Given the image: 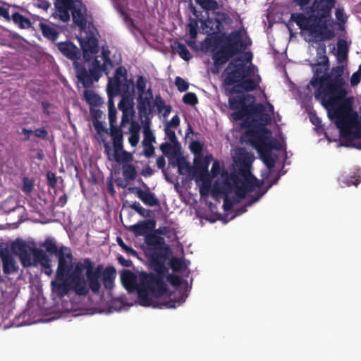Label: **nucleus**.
I'll use <instances>...</instances> for the list:
<instances>
[{"label":"nucleus","instance_id":"6ab92c4d","mask_svg":"<svg viewBox=\"0 0 361 361\" xmlns=\"http://www.w3.org/2000/svg\"><path fill=\"white\" fill-rule=\"evenodd\" d=\"M209 164V157L207 156L205 159H195L194 167L191 170V178H202L208 173V166Z\"/></svg>","mask_w":361,"mask_h":361},{"label":"nucleus","instance_id":"423d86ee","mask_svg":"<svg viewBox=\"0 0 361 361\" xmlns=\"http://www.w3.org/2000/svg\"><path fill=\"white\" fill-rule=\"evenodd\" d=\"M248 142L257 151L265 166L271 169L275 166L278 155L272 152V149L281 150V142L271 138V132L265 127L248 128L245 133Z\"/></svg>","mask_w":361,"mask_h":361},{"label":"nucleus","instance_id":"e2e57ef3","mask_svg":"<svg viewBox=\"0 0 361 361\" xmlns=\"http://www.w3.org/2000/svg\"><path fill=\"white\" fill-rule=\"evenodd\" d=\"M244 92L242 88L240 82L233 85L232 87L228 90L227 95H233L234 94H240Z\"/></svg>","mask_w":361,"mask_h":361},{"label":"nucleus","instance_id":"9d476101","mask_svg":"<svg viewBox=\"0 0 361 361\" xmlns=\"http://www.w3.org/2000/svg\"><path fill=\"white\" fill-rule=\"evenodd\" d=\"M107 87L112 88L116 93L122 90L124 94H128L129 90L133 92V80L128 79V72L124 66H118L114 73L113 78L109 79Z\"/></svg>","mask_w":361,"mask_h":361},{"label":"nucleus","instance_id":"72a5a7b5","mask_svg":"<svg viewBox=\"0 0 361 361\" xmlns=\"http://www.w3.org/2000/svg\"><path fill=\"white\" fill-rule=\"evenodd\" d=\"M264 111L265 107L262 104H254V99H252V103L247 106L246 116L255 115L258 117Z\"/></svg>","mask_w":361,"mask_h":361},{"label":"nucleus","instance_id":"f704fd0d","mask_svg":"<svg viewBox=\"0 0 361 361\" xmlns=\"http://www.w3.org/2000/svg\"><path fill=\"white\" fill-rule=\"evenodd\" d=\"M254 157L252 153L247 152L244 149H240L238 157L240 165L251 166Z\"/></svg>","mask_w":361,"mask_h":361},{"label":"nucleus","instance_id":"864d4df0","mask_svg":"<svg viewBox=\"0 0 361 361\" xmlns=\"http://www.w3.org/2000/svg\"><path fill=\"white\" fill-rule=\"evenodd\" d=\"M188 297L187 294L185 293H182L180 298L178 301H169L166 302L165 304H163L162 305H164L165 307L168 308H175L176 307V304L178 305L181 304L182 302H185L186 298Z\"/></svg>","mask_w":361,"mask_h":361},{"label":"nucleus","instance_id":"b1692460","mask_svg":"<svg viewBox=\"0 0 361 361\" xmlns=\"http://www.w3.org/2000/svg\"><path fill=\"white\" fill-rule=\"evenodd\" d=\"M61 281V282L53 281L51 283L52 290L56 292L59 297L66 295L69 290L71 289L72 290V285L69 281H64V279Z\"/></svg>","mask_w":361,"mask_h":361},{"label":"nucleus","instance_id":"7c9ffc66","mask_svg":"<svg viewBox=\"0 0 361 361\" xmlns=\"http://www.w3.org/2000/svg\"><path fill=\"white\" fill-rule=\"evenodd\" d=\"M216 20L214 18H207L202 23L203 29H207L205 30L206 33L208 35L212 34H217L221 32L222 27H216V23H215Z\"/></svg>","mask_w":361,"mask_h":361},{"label":"nucleus","instance_id":"a18cd8bd","mask_svg":"<svg viewBox=\"0 0 361 361\" xmlns=\"http://www.w3.org/2000/svg\"><path fill=\"white\" fill-rule=\"evenodd\" d=\"M74 22L80 27H84L86 26V20L80 10L73 11L72 13Z\"/></svg>","mask_w":361,"mask_h":361},{"label":"nucleus","instance_id":"dca6fc26","mask_svg":"<svg viewBox=\"0 0 361 361\" xmlns=\"http://www.w3.org/2000/svg\"><path fill=\"white\" fill-rule=\"evenodd\" d=\"M147 190H143L137 187H130L128 191L135 195L145 204L149 207L159 206V200L155 194L149 191V188L144 184Z\"/></svg>","mask_w":361,"mask_h":361},{"label":"nucleus","instance_id":"ea45409f","mask_svg":"<svg viewBox=\"0 0 361 361\" xmlns=\"http://www.w3.org/2000/svg\"><path fill=\"white\" fill-rule=\"evenodd\" d=\"M132 154L127 151L122 149L121 154L118 152H114V160L116 162H126V164H128V162L132 161Z\"/></svg>","mask_w":361,"mask_h":361},{"label":"nucleus","instance_id":"f3484780","mask_svg":"<svg viewBox=\"0 0 361 361\" xmlns=\"http://www.w3.org/2000/svg\"><path fill=\"white\" fill-rule=\"evenodd\" d=\"M138 116L140 121L152 117L153 109L152 108V100L144 97V94H139L137 97Z\"/></svg>","mask_w":361,"mask_h":361},{"label":"nucleus","instance_id":"0e129e2a","mask_svg":"<svg viewBox=\"0 0 361 361\" xmlns=\"http://www.w3.org/2000/svg\"><path fill=\"white\" fill-rule=\"evenodd\" d=\"M244 92L242 88L240 82L233 85L232 87L228 90L227 95H233L234 94H240Z\"/></svg>","mask_w":361,"mask_h":361},{"label":"nucleus","instance_id":"c9c22d12","mask_svg":"<svg viewBox=\"0 0 361 361\" xmlns=\"http://www.w3.org/2000/svg\"><path fill=\"white\" fill-rule=\"evenodd\" d=\"M122 98L118 103V109L125 113V111H134L133 109V104L130 102L128 96L130 94V90L128 94L122 93Z\"/></svg>","mask_w":361,"mask_h":361},{"label":"nucleus","instance_id":"8fccbe9b","mask_svg":"<svg viewBox=\"0 0 361 361\" xmlns=\"http://www.w3.org/2000/svg\"><path fill=\"white\" fill-rule=\"evenodd\" d=\"M175 85L178 90L180 92H185L189 87L188 82L179 76L175 78Z\"/></svg>","mask_w":361,"mask_h":361},{"label":"nucleus","instance_id":"aec40b11","mask_svg":"<svg viewBox=\"0 0 361 361\" xmlns=\"http://www.w3.org/2000/svg\"><path fill=\"white\" fill-rule=\"evenodd\" d=\"M262 184V182L259 183L256 178L253 177L252 180H247L246 183L235 187V193L240 199H244L247 192L253 191L255 187H260Z\"/></svg>","mask_w":361,"mask_h":361},{"label":"nucleus","instance_id":"13d9d810","mask_svg":"<svg viewBox=\"0 0 361 361\" xmlns=\"http://www.w3.org/2000/svg\"><path fill=\"white\" fill-rule=\"evenodd\" d=\"M143 145V154L146 157H151L154 154V147L153 146V144H142Z\"/></svg>","mask_w":361,"mask_h":361},{"label":"nucleus","instance_id":"cd10ccee","mask_svg":"<svg viewBox=\"0 0 361 361\" xmlns=\"http://www.w3.org/2000/svg\"><path fill=\"white\" fill-rule=\"evenodd\" d=\"M242 39V35L240 30L232 31L227 35H224L219 37L220 46H228V44L239 41Z\"/></svg>","mask_w":361,"mask_h":361},{"label":"nucleus","instance_id":"49530a36","mask_svg":"<svg viewBox=\"0 0 361 361\" xmlns=\"http://www.w3.org/2000/svg\"><path fill=\"white\" fill-rule=\"evenodd\" d=\"M165 279H166L167 281L169 282L173 286H179L182 283V279L180 276L173 274H169V271H167L166 276L164 279V281H165ZM164 283H166V282Z\"/></svg>","mask_w":361,"mask_h":361},{"label":"nucleus","instance_id":"20e7f679","mask_svg":"<svg viewBox=\"0 0 361 361\" xmlns=\"http://www.w3.org/2000/svg\"><path fill=\"white\" fill-rule=\"evenodd\" d=\"M56 45L63 56L73 61L76 76L85 88L92 87L94 81L97 82L103 73L108 75L114 67L110 59L111 51L107 46L102 47L101 56L95 57L88 71L77 61L81 57V50L75 44L71 41H66L58 42Z\"/></svg>","mask_w":361,"mask_h":361},{"label":"nucleus","instance_id":"9b49d317","mask_svg":"<svg viewBox=\"0 0 361 361\" xmlns=\"http://www.w3.org/2000/svg\"><path fill=\"white\" fill-rule=\"evenodd\" d=\"M249 99H255L254 97L250 94L236 95L228 98L229 108L235 111L231 114L233 120L240 121L246 116L248 106L247 101Z\"/></svg>","mask_w":361,"mask_h":361},{"label":"nucleus","instance_id":"bb28decb","mask_svg":"<svg viewBox=\"0 0 361 361\" xmlns=\"http://www.w3.org/2000/svg\"><path fill=\"white\" fill-rule=\"evenodd\" d=\"M339 181L346 186L355 185L357 186L361 182V170L357 169L353 172L350 176H342L339 178Z\"/></svg>","mask_w":361,"mask_h":361},{"label":"nucleus","instance_id":"393cba45","mask_svg":"<svg viewBox=\"0 0 361 361\" xmlns=\"http://www.w3.org/2000/svg\"><path fill=\"white\" fill-rule=\"evenodd\" d=\"M39 28L42 35L51 42H55L59 38V32L56 29L44 23H39Z\"/></svg>","mask_w":361,"mask_h":361},{"label":"nucleus","instance_id":"c03bdc74","mask_svg":"<svg viewBox=\"0 0 361 361\" xmlns=\"http://www.w3.org/2000/svg\"><path fill=\"white\" fill-rule=\"evenodd\" d=\"M107 94H108V109H116L114 106V102L113 100V97L121 94V93H123L122 90H119L118 92H116L112 88H110L109 87H106Z\"/></svg>","mask_w":361,"mask_h":361},{"label":"nucleus","instance_id":"774afa93","mask_svg":"<svg viewBox=\"0 0 361 361\" xmlns=\"http://www.w3.org/2000/svg\"><path fill=\"white\" fill-rule=\"evenodd\" d=\"M116 109L109 110V121L110 128H116L115 123L116 122Z\"/></svg>","mask_w":361,"mask_h":361},{"label":"nucleus","instance_id":"bf43d9fd","mask_svg":"<svg viewBox=\"0 0 361 361\" xmlns=\"http://www.w3.org/2000/svg\"><path fill=\"white\" fill-rule=\"evenodd\" d=\"M154 105L157 107L159 113L162 112L164 108L166 106V104L160 94L156 95Z\"/></svg>","mask_w":361,"mask_h":361},{"label":"nucleus","instance_id":"052dcab7","mask_svg":"<svg viewBox=\"0 0 361 361\" xmlns=\"http://www.w3.org/2000/svg\"><path fill=\"white\" fill-rule=\"evenodd\" d=\"M257 120L259 121L260 125L262 126H266L270 123L271 118L269 114L263 112L258 116Z\"/></svg>","mask_w":361,"mask_h":361},{"label":"nucleus","instance_id":"7ed1b4c3","mask_svg":"<svg viewBox=\"0 0 361 361\" xmlns=\"http://www.w3.org/2000/svg\"><path fill=\"white\" fill-rule=\"evenodd\" d=\"M336 3V0H314L306 9L308 16L303 13H293L290 20L301 30L307 31L315 42L331 40L336 34L328 27V24L332 20V9Z\"/></svg>","mask_w":361,"mask_h":361},{"label":"nucleus","instance_id":"1a4fd4ad","mask_svg":"<svg viewBox=\"0 0 361 361\" xmlns=\"http://www.w3.org/2000/svg\"><path fill=\"white\" fill-rule=\"evenodd\" d=\"M252 73L250 66H245L242 56L233 58L229 61L224 70V84L226 86H232L245 78L251 76Z\"/></svg>","mask_w":361,"mask_h":361},{"label":"nucleus","instance_id":"6e6552de","mask_svg":"<svg viewBox=\"0 0 361 361\" xmlns=\"http://www.w3.org/2000/svg\"><path fill=\"white\" fill-rule=\"evenodd\" d=\"M250 44L251 42L247 43L242 38L239 41L228 44V46H219L212 54L214 67L216 69L215 72H218L231 59L242 53Z\"/></svg>","mask_w":361,"mask_h":361},{"label":"nucleus","instance_id":"680f3d73","mask_svg":"<svg viewBox=\"0 0 361 361\" xmlns=\"http://www.w3.org/2000/svg\"><path fill=\"white\" fill-rule=\"evenodd\" d=\"M164 132L166 137L172 144H178V140L176 133L173 130L168 128H164Z\"/></svg>","mask_w":361,"mask_h":361},{"label":"nucleus","instance_id":"2eb2a0df","mask_svg":"<svg viewBox=\"0 0 361 361\" xmlns=\"http://www.w3.org/2000/svg\"><path fill=\"white\" fill-rule=\"evenodd\" d=\"M156 226V221L154 219H147L138 221L137 224L129 226L127 229L133 233L136 237L150 235Z\"/></svg>","mask_w":361,"mask_h":361},{"label":"nucleus","instance_id":"2f4dec72","mask_svg":"<svg viewBox=\"0 0 361 361\" xmlns=\"http://www.w3.org/2000/svg\"><path fill=\"white\" fill-rule=\"evenodd\" d=\"M122 173L127 180H134L137 177V171L135 166L130 164H124L122 166Z\"/></svg>","mask_w":361,"mask_h":361},{"label":"nucleus","instance_id":"f03ea898","mask_svg":"<svg viewBox=\"0 0 361 361\" xmlns=\"http://www.w3.org/2000/svg\"><path fill=\"white\" fill-rule=\"evenodd\" d=\"M116 276V269L113 267L104 269L102 265L94 267V262L90 258L83 262L73 264L66 278L72 285V290L78 295H87L90 290L94 294H99L101 288V279L104 288L111 290L114 285Z\"/></svg>","mask_w":361,"mask_h":361},{"label":"nucleus","instance_id":"69168bd1","mask_svg":"<svg viewBox=\"0 0 361 361\" xmlns=\"http://www.w3.org/2000/svg\"><path fill=\"white\" fill-rule=\"evenodd\" d=\"M180 125V118L178 115H175L172 117V118L166 123L164 128H176Z\"/></svg>","mask_w":361,"mask_h":361},{"label":"nucleus","instance_id":"a211bd4d","mask_svg":"<svg viewBox=\"0 0 361 361\" xmlns=\"http://www.w3.org/2000/svg\"><path fill=\"white\" fill-rule=\"evenodd\" d=\"M0 257L2 261L3 271L5 274H14L18 271V265L8 250H1Z\"/></svg>","mask_w":361,"mask_h":361},{"label":"nucleus","instance_id":"f8f14e48","mask_svg":"<svg viewBox=\"0 0 361 361\" xmlns=\"http://www.w3.org/2000/svg\"><path fill=\"white\" fill-rule=\"evenodd\" d=\"M58 267L56 270V279L58 280H63L70 269L73 267L72 253L68 247H61L58 254Z\"/></svg>","mask_w":361,"mask_h":361},{"label":"nucleus","instance_id":"4468645a","mask_svg":"<svg viewBox=\"0 0 361 361\" xmlns=\"http://www.w3.org/2000/svg\"><path fill=\"white\" fill-rule=\"evenodd\" d=\"M83 59L85 61H90L93 55L99 52V41L93 35H87L83 39H79Z\"/></svg>","mask_w":361,"mask_h":361},{"label":"nucleus","instance_id":"f257e3e1","mask_svg":"<svg viewBox=\"0 0 361 361\" xmlns=\"http://www.w3.org/2000/svg\"><path fill=\"white\" fill-rule=\"evenodd\" d=\"M146 256L150 262V267L154 273H140V295L146 299V290L150 289L158 295L166 290V283L164 279L168 271L166 261L171 253L170 247L166 244L163 237L151 233L145 238Z\"/></svg>","mask_w":361,"mask_h":361},{"label":"nucleus","instance_id":"39448f33","mask_svg":"<svg viewBox=\"0 0 361 361\" xmlns=\"http://www.w3.org/2000/svg\"><path fill=\"white\" fill-rule=\"evenodd\" d=\"M315 66L314 75L307 88H310V85L315 88L314 93L315 99L322 100L324 104L330 94L336 92L343 85L344 80L341 77L342 70L338 68L337 75L334 78L326 73L329 68V61L326 55L319 56Z\"/></svg>","mask_w":361,"mask_h":361},{"label":"nucleus","instance_id":"338daca9","mask_svg":"<svg viewBox=\"0 0 361 361\" xmlns=\"http://www.w3.org/2000/svg\"><path fill=\"white\" fill-rule=\"evenodd\" d=\"M33 133L37 137L41 138V139H46L48 136V131L45 129V128L42 127L35 129L33 131Z\"/></svg>","mask_w":361,"mask_h":361},{"label":"nucleus","instance_id":"603ef678","mask_svg":"<svg viewBox=\"0 0 361 361\" xmlns=\"http://www.w3.org/2000/svg\"><path fill=\"white\" fill-rule=\"evenodd\" d=\"M169 265L174 271H180L183 267V262L180 258L173 257L170 260Z\"/></svg>","mask_w":361,"mask_h":361},{"label":"nucleus","instance_id":"ddd939ff","mask_svg":"<svg viewBox=\"0 0 361 361\" xmlns=\"http://www.w3.org/2000/svg\"><path fill=\"white\" fill-rule=\"evenodd\" d=\"M11 250L13 253L17 255L24 267L32 266V255L33 247H30L23 240H16L11 245Z\"/></svg>","mask_w":361,"mask_h":361},{"label":"nucleus","instance_id":"c756f323","mask_svg":"<svg viewBox=\"0 0 361 361\" xmlns=\"http://www.w3.org/2000/svg\"><path fill=\"white\" fill-rule=\"evenodd\" d=\"M84 97L90 106H98L102 103L101 97L92 90H85Z\"/></svg>","mask_w":361,"mask_h":361},{"label":"nucleus","instance_id":"6e6d98bb","mask_svg":"<svg viewBox=\"0 0 361 361\" xmlns=\"http://www.w3.org/2000/svg\"><path fill=\"white\" fill-rule=\"evenodd\" d=\"M361 80V64L358 67V70L355 72L350 78V84L355 86L360 83Z\"/></svg>","mask_w":361,"mask_h":361},{"label":"nucleus","instance_id":"79ce46f5","mask_svg":"<svg viewBox=\"0 0 361 361\" xmlns=\"http://www.w3.org/2000/svg\"><path fill=\"white\" fill-rule=\"evenodd\" d=\"M216 27H223L224 23H228L230 18L228 15L224 12H215V17Z\"/></svg>","mask_w":361,"mask_h":361},{"label":"nucleus","instance_id":"4be33fe9","mask_svg":"<svg viewBox=\"0 0 361 361\" xmlns=\"http://www.w3.org/2000/svg\"><path fill=\"white\" fill-rule=\"evenodd\" d=\"M336 126L340 130L341 135L346 140L352 137V122L347 117L338 118L336 121Z\"/></svg>","mask_w":361,"mask_h":361},{"label":"nucleus","instance_id":"c85d7f7f","mask_svg":"<svg viewBox=\"0 0 361 361\" xmlns=\"http://www.w3.org/2000/svg\"><path fill=\"white\" fill-rule=\"evenodd\" d=\"M11 19L21 29H27L31 27L30 19L23 16L18 12L13 13Z\"/></svg>","mask_w":361,"mask_h":361},{"label":"nucleus","instance_id":"a878e982","mask_svg":"<svg viewBox=\"0 0 361 361\" xmlns=\"http://www.w3.org/2000/svg\"><path fill=\"white\" fill-rule=\"evenodd\" d=\"M142 125L143 126V135L144 139L142 141V144L149 143L153 144L155 142V136L150 128L151 121L150 118L143 119V121H140Z\"/></svg>","mask_w":361,"mask_h":361},{"label":"nucleus","instance_id":"3c124183","mask_svg":"<svg viewBox=\"0 0 361 361\" xmlns=\"http://www.w3.org/2000/svg\"><path fill=\"white\" fill-rule=\"evenodd\" d=\"M189 34L192 39H195L197 36L198 22L195 19H192L188 25Z\"/></svg>","mask_w":361,"mask_h":361},{"label":"nucleus","instance_id":"a19ab883","mask_svg":"<svg viewBox=\"0 0 361 361\" xmlns=\"http://www.w3.org/2000/svg\"><path fill=\"white\" fill-rule=\"evenodd\" d=\"M240 83L242 88L245 92L254 91L257 86V84L255 82V80L251 78H245L240 81Z\"/></svg>","mask_w":361,"mask_h":361},{"label":"nucleus","instance_id":"e433bc0d","mask_svg":"<svg viewBox=\"0 0 361 361\" xmlns=\"http://www.w3.org/2000/svg\"><path fill=\"white\" fill-rule=\"evenodd\" d=\"M177 166L179 174L183 175L188 173L191 177L192 167L190 166L189 163L183 157H178L177 159Z\"/></svg>","mask_w":361,"mask_h":361},{"label":"nucleus","instance_id":"5fc2aeb1","mask_svg":"<svg viewBox=\"0 0 361 361\" xmlns=\"http://www.w3.org/2000/svg\"><path fill=\"white\" fill-rule=\"evenodd\" d=\"M237 173L242 178H244L245 180H248L247 177L251 176L250 166L240 165Z\"/></svg>","mask_w":361,"mask_h":361},{"label":"nucleus","instance_id":"5701e85b","mask_svg":"<svg viewBox=\"0 0 361 361\" xmlns=\"http://www.w3.org/2000/svg\"><path fill=\"white\" fill-rule=\"evenodd\" d=\"M109 134L112 137L114 152H119L123 149V135L121 128L118 127L110 128Z\"/></svg>","mask_w":361,"mask_h":361},{"label":"nucleus","instance_id":"de8ad7c7","mask_svg":"<svg viewBox=\"0 0 361 361\" xmlns=\"http://www.w3.org/2000/svg\"><path fill=\"white\" fill-rule=\"evenodd\" d=\"M147 82V80L144 76H137L135 86L139 92V94H145Z\"/></svg>","mask_w":361,"mask_h":361},{"label":"nucleus","instance_id":"4c0bfd02","mask_svg":"<svg viewBox=\"0 0 361 361\" xmlns=\"http://www.w3.org/2000/svg\"><path fill=\"white\" fill-rule=\"evenodd\" d=\"M205 11H215L219 8V4L215 0H195Z\"/></svg>","mask_w":361,"mask_h":361},{"label":"nucleus","instance_id":"4d7b16f0","mask_svg":"<svg viewBox=\"0 0 361 361\" xmlns=\"http://www.w3.org/2000/svg\"><path fill=\"white\" fill-rule=\"evenodd\" d=\"M47 183L48 185L51 188H55L57 185V179L56 177V174L51 171H48L47 173Z\"/></svg>","mask_w":361,"mask_h":361},{"label":"nucleus","instance_id":"412c9836","mask_svg":"<svg viewBox=\"0 0 361 361\" xmlns=\"http://www.w3.org/2000/svg\"><path fill=\"white\" fill-rule=\"evenodd\" d=\"M32 263L34 266L39 264L44 269H51V260L44 251L41 249L33 247Z\"/></svg>","mask_w":361,"mask_h":361},{"label":"nucleus","instance_id":"0eeeda50","mask_svg":"<svg viewBox=\"0 0 361 361\" xmlns=\"http://www.w3.org/2000/svg\"><path fill=\"white\" fill-rule=\"evenodd\" d=\"M121 280L123 286L129 293L137 290L138 302L140 305L144 307H158V305H156L155 301L153 300L152 297L154 298H160L162 296L169 293V290L167 286L166 290L160 295L154 293L152 290L147 288L146 290L147 298L145 299L140 295V278L139 277V283H137L136 274L128 269H124L121 271ZM159 307H160L159 306Z\"/></svg>","mask_w":361,"mask_h":361},{"label":"nucleus","instance_id":"58836bf2","mask_svg":"<svg viewBox=\"0 0 361 361\" xmlns=\"http://www.w3.org/2000/svg\"><path fill=\"white\" fill-rule=\"evenodd\" d=\"M176 51L183 60L189 61L191 59L190 51L184 44L178 42L176 46Z\"/></svg>","mask_w":361,"mask_h":361},{"label":"nucleus","instance_id":"09e8293b","mask_svg":"<svg viewBox=\"0 0 361 361\" xmlns=\"http://www.w3.org/2000/svg\"><path fill=\"white\" fill-rule=\"evenodd\" d=\"M183 102L185 104L194 106L198 103V99L195 93L188 92L183 97Z\"/></svg>","mask_w":361,"mask_h":361},{"label":"nucleus","instance_id":"37998d69","mask_svg":"<svg viewBox=\"0 0 361 361\" xmlns=\"http://www.w3.org/2000/svg\"><path fill=\"white\" fill-rule=\"evenodd\" d=\"M227 181L233 185L234 188L238 185H242L246 183V180H243L242 177L240 176L237 173H231L227 178Z\"/></svg>","mask_w":361,"mask_h":361},{"label":"nucleus","instance_id":"473e14b6","mask_svg":"<svg viewBox=\"0 0 361 361\" xmlns=\"http://www.w3.org/2000/svg\"><path fill=\"white\" fill-rule=\"evenodd\" d=\"M40 246L45 248L46 251L50 255H56L59 252L56 243L53 238H47L44 243L40 245Z\"/></svg>","mask_w":361,"mask_h":361}]
</instances>
